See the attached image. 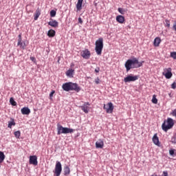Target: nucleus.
Here are the masks:
<instances>
[{
	"instance_id": "f257e3e1",
	"label": "nucleus",
	"mask_w": 176,
	"mask_h": 176,
	"mask_svg": "<svg viewBox=\"0 0 176 176\" xmlns=\"http://www.w3.org/2000/svg\"><path fill=\"white\" fill-rule=\"evenodd\" d=\"M142 64H144V61H138L137 58H134L133 59H129L126 61L124 64V67L126 69V72H129L130 69H133L134 68H140V67H142Z\"/></svg>"
},
{
	"instance_id": "f03ea898",
	"label": "nucleus",
	"mask_w": 176,
	"mask_h": 176,
	"mask_svg": "<svg viewBox=\"0 0 176 176\" xmlns=\"http://www.w3.org/2000/svg\"><path fill=\"white\" fill-rule=\"evenodd\" d=\"M62 88L65 91H70L74 90L77 93H79L80 87L78 86V84L74 82H65L62 85Z\"/></svg>"
},
{
	"instance_id": "7ed1b4c3",
	"label": "nucleus",
	"mask_w": 176,
	"mask_h": 176,
	"mask_svg": "<svg viewBox=\"0 0 176 176\" xmlns=\"http://www.w3.org/2000/svg\"><path fill=\"white\" fill-rule=\"evenodd\" d=\"M95 50L98 56H101L102 49H104V39L99 38L95 43Z\"/></svg>"
},
{
	"instance_id": "20e7f679",
	"label": "nucleus",
	"mask_w": 176,
	"mask_h": 176,
	"mask_svg": "<svg viewBox=\"0 0 176 176\" xmlns=\"http://www.w3.org/2000/svg\"><path fill=\"white\" fill-rule=\"evenodd\" d=\"M57 134L60 135V134H69L72 133L75 131V129H69L67 127H64L61 125V124H57Z\"/></svg>"
},
{
	"instance_id": "39448f33",
	"label": "nucleus",
	"mask_w": 176,
	"mask_h": 176,
	"mask_svg": "<svg viewBox=\"0 0 176 176\" xmlns=\"http://www.w3.org/2000/svg\"><path fill=\"white\" fill-rule=\"evenodd\" d=\"M174 126V120L173 118H168L167 120L164 121L162 125V130L167 133L170 129H173Z\"/></svg>"
},
{
	"instance_id": "423d86ee",
	"label": "nucleus",
	"mask_w": 176,
	"mask_h": 176,
	"mask_svg": "<svg viewBox=\"0 0 176 176\" xmlns=\"http://www.w3.org/2000/svg\"><path fill=\"white\" fill-rule=\"evenodd\" d=\"M63 171V166H61V162H56L55 165V170L54 171L56 176H60L61 175V172Z\"/></svg>"
},
{
	"instance_id": "0eeeda50",
	"label": "nucleus",
	"mask_w": 176,
	"mask_h": 176,
	"mask_svg": "<svg viewBox=\"0 0 176 176\" xmlns=\"http://www.w3.org/2000/svg\"><path fill=\"white\" fill-rule=\"evenodd\" d=\"M172 69L170 67L164 69V72H162V75L165 76L166 79H170L173 76V73L171 72Z\"/></svg>"
},
{
	"instance_id": "6e6552de",
	"label": "nucleus",
	"mask_w": 176,
	"mask_h": 176,
	"mask_svg": "<svg viewBox=\"0 0 176 176\" xmlns=\"http://www.w3.org/2000/svg\"><path fill=\"white\" fill-rule=\"evenodd\" d=\"M135 80H138V76L129 75L124 78V82L125 83H129V82H135Z\"/></svg>"
},
{
	"instance_id": "1a4fd4ad",
	"label": "nucleus",
	"mask_w": 176,
	"mask_h": 176,
	"mask_svg": "<svg viewBox=\"0 0 176 176\" xmlns=\"http://www.w3.org/2000/svg\"><path fill=\"white\" fill-rule=\"evenodd\" d=\"M103 109L106 110L107 113H112L113 112V104L109 102L107 105L104 104Z\"/></svg>"
},
{
	"instance_id": "9d476101",
	"label": "nucleus",
	"mask_w": 176,
	"mask_h": 176,
	"mask_svg": "<svg viewBox=\"0 0 176 176\" xmlns=\"http://www.w3.org/2000/svg\"><path fill=\"white\" fill-rule=\"evenodd\" d=\"M80 55L82 58H85V60H89V58H90V56H91V54L90 53V51H89V50H85L80 52Z\"/></svg>"
},
{
	"instance_id": "9b49d317",
	"label": "nucleus",
	"mask_w": 176,
	"mask_h": 176,
	"mask_svg": "<svg viewBox=\"0 0 176 176\" xmlns=\"http://www.w3.org/2000/svg\"><path fill=\"white\" fill-rule=\"evenodd\" d=\"M18 38L17 45L19 46L20 49L22 50H25V47H27V44H25V42H21V34H19Z\"/></svg>"
},
{
	"instance_id": "f8f14e48",
	"label": "nucleus",
	"mask_w": 176,
	"mask_h": 176,
	"mask_svg": "<svg viewBox=\"0 0 176 176\" xmlns=\"http://www.w3.org/2000/svg\"><path fill=\"white\" fill-rule=\"evenodd\" d=\"M30 164H33V166H38V157L36 155H31L29 160Z\"/></svg>"
},
{
	"instance_id": "ddd939ff",
	"label": "nucleus",
	"mask_w": 176,
	"mask_h": 176,
	"mask_svg": "<svg viewBox=\"0 0 176 176\" xmlns=\"http://www.w3.org/2000/svg\"><path fill=\"white\" fill-rule=\"evenodd\" d=\"M87 105L88 107H90V103H89V102H85L84 104L80 106L79 108H80V109H82L85 113H89V108L87 107Z\"/></svg>"
},
{
	"instance_id": "4468645a",
	"label": "nucleus",
	"mask_w": 176,
	"mask_h": 176,
	"mask_svg": "<svg viewBox=\"0 0 176 176\" xmlns=\"http://www.w3.org/2000/svg\"><path fill=\"white\" fill-rule=\"evenodd\" d=\"M96 148H97V149H102V148H104V141H102L101 139H99L96 142Z\"/></svg>"
},
{
	"instance_id": "2eb2a0df",
	"label": "nucleus",
	"mask_w": 176,
	"mask_h": 176,
	"mask_svg": "<svg viewBox=\"0 0 176 176\" xmlns=\"http://www.w3.org/2000/svg\"><path fill=\"white\" fill-rule=\"evenodd\" d=\"M82 5H83V0H78V2L76 5V12H80V10H82Z\"/></svg>"
},
{
	"instance_id": "dca6fc26",
	"label": "nucleus",
	"mask_w": 176,
	"mask_h": 176,
	"mask_svg": "<svg viewBox=\"0 0 176 176\" xmlns=\"http://www.w3.org/2000/svg\"><path fill=\"white\" fill-rule=\"evenodd\" d=\"M161 43H162V39H160V37H156L154 39L153 45L155 47H159V46H160Z\"/></svg>"
},
{
	"instance_id": "f3484780",
	"label": "nucleus",
	"mask_w": 176,
	"mask_h": 176,
	"mask_svg": "<svg viewBox=\"0 0 176 176\" xmlns=\"http://www.w3.org/2000/svg\"><path fill=\"white\" fill-rule=\"evenodd\" d=\"M22 115H30L31 110L28 107H23L21 109Z\"/></svg>"
},
{
	"instance_id": "a211bd4d",
	"label": "nucleus",
	"mask_w": 176,
	"mask_h": 176,
	"mask_svg": "<svg viewBox=\"0 0 176 176\" xmlns=\"http://www.w3.org/2000/svg\"><path fill=\"white\" fill-rule=\"evenodd\" d=\"M48 25H50L54 28H57V27H58V23L57 21L52 19L51 21L48 22Z\"/></svg>"
},
{
	"instance_id": "6ab92c4d",
	"label": "nucleus",
	"mask_w": 176,
	"mask_h": 176,
	"mask_svg": "<svg viewBox=\"0 0 176 176\" xmlns=\"http://www.w3.org/2000/svg\"><path fill=\"white\" fill-rule=\"evenodd\" d=\"M116 21H118V23H120V24H123V23H124L125 21L124 16L122 15H118L116 16Z\"/></svg>"
},
{
	"instance_id": "aec40b11",
	"label": "nucleus",
	"mask_w": 176,
	"mask_h": 176,
	"mask_svg": "<svg viewBox=\"0 0 176 176\" xmlns=\"http://www.w3.org/2000/svg\"><path fill=\"white\" fill-rule=\"evenodd\" d=\"M47 36L49 38H54V36H56V31L53 30H50L47 32Z\"/></svg>"
},
{
	"instance_id": "412c9836",
	"label": "nucleus",
	"mask_w": 176,
	"mask_h": 176,
	"mask_svg": "<svg viewBox=\"0 0 176 176\" xmlns=\"http://www.w3.org/2000/svg\"><path fill=\"white\" fill-rule=\"evenodd\" d=\"M39 16H41V10H39V8H37L34 14V20L35 21L38 20V19L39 18Z\"/></svg>"
},
{
	"instance_id": "4be33fe9",
	"label": "nucleus",
	"mask_w": 176,
	"mask_h": 176,
	"mask_svg": "<svg viewBox=\"0 0 176 176\" xmlns=\"http://www.w3.org/2000/svg\"><path fill=\"white\" fill-rule=\"evenodd\" d=\"M12 126H16V122L13 118H10V121L8 122V129H12Z\"/></svg>"
},
{
	"instance_id": "5701e85b",
	"label": "nucleus",
	"mask_w": 176,
	"mask_h": 176,
	"mask_svg": "<svg viewBox=\"0 0 176 176\" xmlns=\"http://www.w3.org/2000/svg\"><path fill=\"white\" fill-rule=\"evenodd\" d=\"M69 174H71V169L67 166L64 168V175H69Z\"/></svg>"
},
{
	"instance_id": "b1692460",
	"label": "nucleus",
	"mask_w": 176,
	"mask_h": 176,
	"mask_svg": "<svg viewBox=\"0 0 176 176\" xmlns=\"http://www.w3.org/2000/svg\"><path fill=\"white\" fill-rule=\"evenodd\" d=\"M74 72H75V70H74L72 69H69V70H67L66 72L67 76H69V78H72Z\"/></svg>"
},
{
	"instance_id": "393cba45",
	"label": "nucleus",
	"mask_w": 176,
	"mask_h": 176,
	"mask_svg": "<svg viewBox=\"0 0 176 176\" xmlns=\"http://www.w3.org/2000/svg\"><path fill=\"white\" fill-rule=\"evenodd\" d=\"M153 142L155 144V145H159L160 142L159 138H157V135H154V136L153 137Z\"/></svg>"
},
{
	"instance_id": "a878e982",
	"label": "nucleus",
	"mask_w": 176,
	"mask_h": 176,
	"mask_svg": "<svg viewBox=\"0 0 176 176\" xmlns=\"http://www.w3.org/2000/svg\"><path fill=\"white\" fill-rule=\"evenodd\" d=\"M5 154L3 152L0 151V164L3 163V160H5Z\"/></svg>"
},
{
	"instance_id": "bb28decb",
	"label": "nucleus",
	"mask_w": 176,
	"mask_h": 176,
	"mask_svg": "<svg viewBox=\"0 0 176 176\" xmlns=\"http://www.w3.org/2000/svg\"><path fill=\"white\" fill-rule=\"evenodd\" d=\"M10 103L13 107H16V105H17V102H16V101H14V99L13 98H10Z\"/></svg>"
},
{
	"instance_id": "cd10ccee",
	"label": "nucleus",
	"mask_w": 176,
	"mask_h": 176,
	"mask_svg": "<svg viewBox=\"0 0 176 176\" xmlns=\"http://www.w3.org/2000/svg\"><path fill=\"white\" fill-rule=\"evenodd\" d=\"M14 134L16 138H20V135H21V133L20 132V131H15Z\"/></svg>"
},
{
	"instance_id": "c85d7f7f",
	"label": "nucleus",
	"mask_w": 176,
	"mask_h": 176,
	"mask_svg": "<svg viewBox=\"0 0 176 176\" xmlns=\"http://www.w3.org/2000/svg\"><path fill=\"white\" fill-rule=\"evenodd\" d=\"M164 26L170 28V21L168 19L165 20Z\"/></svg>"
},
{
	"instance_id": "c756f323",
	"label": "nucleus",
	"mask_w": 176,
	"mask_h": 176,
	"mask_svg": "<svg viewBox=\"0 0 176 176\" xmlns=\"http://www.w3.org/2000/svg\"><path fill=\"white\" fill-rule=\"evenodd\" d=\"M152 103L153 104H157V99L156 98V95L153 96Z\"/></svg>"
},
{
	"instance_id": "7c9ffc66",
	"label": "nucleus",
	"mask_w": 176,
	"mask_h": 176,
	"mask_svg": "<svg viewBox=\"0 0 176 176\" xmlns=\"http://www.w3.org/2000/svg\"><path fill=\"white\" fill-rule=\"evenodd\" d=\"M56 10H51L50 12V14L52 17H55L56 16Z\"/></svg>"
},
{
	"instance_id": "2f4dec72",
	"label": "nucleus",
	"mask_w": 176,
	"mask_h": 176,
	"mask_svg": "<svg viewBox=\"0 0 176 176\" xmlns=\"http://www.w3.org/2000/svg\"><path fill=\"white\" fill-rule=\"evenodd\" d=\"M170 57H172V58H173L174 60H176V52H171Z\"/></svg>"
},
{
	"instance_id": "473e14b6",
	"label": "nucleus",
	"mask_w": 176,
	"mask_h": 176,
	"mask_svg": "<svg viewBox=\"0 0 176 176\" xmlns=\"http://www.w3.org/2000/svg\"><path fill=\"white\" fill-rule=\"evenodd\" d=\"M118 12H119V13H120L121 14H124V10H123V8H118Z\"/></svg>"
},
{
	"instance_id": "72a5a7b5",
	"label": "nucleus",
	"mask_w": 176,
	"mask_h": 176,
	"mask_svg": "<svg viewBox=\"0 0 176 176\" xmlns=\"http://www.w3.org/2000/svg\"><path fill=\"white\" fill-rule=\"evenodd\" d=\"M170 142L172 144H176V138L175 136L172 137Z\"/></svg>"
},
{
	"instance_id": "f704fd0d",
	"label": "nucleus",
	"mask_w": 176,
	"mask_h": 176,
	"mask_svg": "<svg viewBox=\"0 0 176 176\" xmlns=\"http://www.w3.org/2000/svg\"><path fill=\"white\" fill-rule=\"evenodd\" d=\"M175 152V149H170L169 150V155H170V156H173Z\"/></svg>"
},
{
	"instance_id": "c9c22d12",
	"label": "nucleus",
	"mask_w": 176,
	"mask_h": 176,
	"mask_svg": "<svg viewBox=\"0 0 176 176\" xmlns=\"http://www.w3.org/2000/svg\"><path fill=\"white\" fill-rule=\"evenodd\" d=\"M54 93H56V91L52 90V92L50 94V100H52V98L53 97Z\"/></svg>"
},
{
	"instance_id": "e433bc0d",
	"label": "nucleus",
	"mask_w": 176,
	"mask_h": 176,
	"mask_svg": "<svg viewBox=\"0 0 176 176\" xmlns=\"http://www.w3.org/2000/svg\"><path fill=\"white\" fill-rule=\"evenodd\" d=\"M172 116H175L176 118V109H174L171 113H170Z\"/></svg>"
},
{
	"instance_id": "4c0bfd02",
	"label": "nucleus",
	"mask_w": 176,
	"mask_h": 176,
	"mask_svg": "<svg viewBox=\"0 0 176 176\" xmlns=\"http://www.w3.org/2000/svg\"><path fill=\"white\" fill-rule=\"evenodd\" d=\"M171 89H176V82H174L172 85H171Z\"/></svg>"
},
{
	"instance_id": "58836bf2",
	"label": "nucleus",
	"mask_w": 176,
	"mask_h": 176,
	"mask_svg": "<svg viewBox=\"0 0 176 176\" xmlns=\"http://www.w3.org/2000/svg\"><path fill=\"white\" fill-rule=\"evenodd\" d=\"M161 176H168V172L164 171Z\"/></svg>"
},
{
	"instance_id": "ea45409f",
	"label": "nucleus",
	"mask_w": 176,
	"mask_h": 176,
	"mask_svg": "<svg viewBox=\"0 0 176 176\" xmlns=\"http://www.w3.org/2000/svg\"><path fill=\"white\" fill-rule=\"evenodd\" d=\"M173 29L174 31H176V21H174Z\"/></svg>"
},
{
	"instance_id": "a19ab883",
	"label": "nucleus",
	"mask_w": 176,
	"mask_h": 176,
	"mask_svg": "<svg viewBox=\"0 0 176 176\" xmlns=\"http://www.w3.org/2000/svg\"><path fill=\"white\" fill-rule=\"evenodd\" d=\"M95 82H96V85H100V78H97L95 80Z\"/></svg>"
},
{
	"instance_id": "79ce46f5",
	"label": "nucleus",
	"mask_w": 176,
	"mask_h": 176,
	"mask_svg": "<svg viewBox=\"0 0 176 176\" xmlns=\"http://www.w3.org/2000/svg\"><path fill=\"white\" fill-rule=\"evenodd\" d=\"M78 23H80V24H83V21H82V18H78Z\"/></svg>"
},
{
	"instance_id": "37998d69",
	"label": "nucleus",
	"mask_w": 176,
	"mask_h": 176,
	"mask_svg": "<svg viewBox=\"0 0 176 176\" xmlns=\"http://www.w3.org/2000/svg\"><path fill=\"white\" fill-rule=\"evenodd\" d=\"M95 72H96L97 74H98V72H100V67H98L95 69Z\"/></svg>"
},
{
	"instance_id": "c03bdc74",
	"label": "nucleus",
	"mask_w": 176,
	"mask_h": 176,
	"mask_svg": "<svg viewBox=\"0 0 176 176\" xmlns=\"http://www.w3.org/2000/svg\"><path fill=\"white\" fill-rule=\"evenodd\" d=\"M30 60H32V61H34V60H35L34 57H30Z\"/></svg>"
}]
</instances>
